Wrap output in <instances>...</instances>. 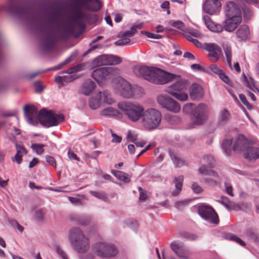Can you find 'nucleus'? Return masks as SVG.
I'll use <instances>...</instances> for the list:
<instances>
[{"mask_svg": "<svg viewBox=\"0 0 259 259\" xmlns=\"http://www.w3.org/2000/svg\"><path fill=\"white\" fill-rule=\"evenodd\" d=\"M72 5L73 10L66 19L63 18L59 10L51 11L46 20L41 22L45 24L47 29L59 32H83L87 23L96 22L98 17L96 15H89L82 10L97 11L102 6L99 0H73Z\"/></svg>", "mask_w": 259, "mask_h": 259, "instance_id": "obj_1", "label": "nucleus"}, {"mask_svg": "<svg viewBox=\"0 0 259 259\" xmlns=\"http://www.w3.org/2000/svg\"><path fill=\"white\" fill-rule=\"evenodd\" d=\"M224 28L220 25L213 22L208 16H204L203 20L207 28L212 32H222L224 29L227 31H234L242 21V11L240 7L234 2L226 3L225 7Z\"/></svg>", "mask_w": 259, "mask_h": 259, "instance_id": "obj_2", "label": "nucleus"}, {"mask_svg": "<svg viewBox=\"0 0 259 259\" xmlns=\"http://www.w3.org/2000/svg\"><path fill=\"white\" fill-rule=\"evenodd\" d=\"M40 47L45 53H51L57 50L60 43L73 46L77 40L82 38L83 33H40Z\"/></svg>", "mask_w": 259, "mask_h": 259, "instance_id": "obj_3", "label": "nucleus"}, {"mask_svg": "<svg viewBox=\"0 0 259 259\" xmlns=\"http://www.w3.org/2000/svg\"><path fill=\"white\" fill-rule=\"evenodd\" d=\"M134 72L137 75L142 76L151 82L160 84L168 82L174 76V74L167 73L160 69L147 66L136 67Z\"/></svg>", "mask_w": 259, "mask_h": 259, "instance_id": "obj_4", "label": "nucleus"}, {"mask_svg": "<svg viewBox=\"0 0 259 259\" xmlns=\"http://www.w3.org/2000/svg\"><path fill=\"white\" fill-rule=\"evenodd\" d=\"M134 72L137 75L142 76L151 82L160 84L168 82L174 76V74L167 73L160 69L147 66L136 67Z\"/></svg>", "mask_w": 259, "mask_h": 259, "instance_id": "obj_5", "label": "nucleus"}, {"mask_svg": "<svg viewBox=\"0 0 259 259\" xmlns=\"http://www.w3.org/2000/svg\"><path fill=\"white\" fill-rule=\"evenodd\" d=\"M69 239L73 248L79 253L85 252L89 248V238L79 228L73 227L69 230Z\"/></svg>", "mask_w": 259, "mask_h": 259, "instance_id": "obj_6", "label": "nucleus"}, {"mask_svg": "<svg viewBox=\"0 0 259 259\" xmlns=\"http://www.w3.org/2000/svg\"><path fill=\"white\" fill-rule=\"evenodd\" d=\"M2 9L13 16L26 19L30 26L34 29V23L37 20L35 19L33 8L22 7L11 4L9 6H3Z\"/></svg>", "mask_w": 259, "mask_h": 259, "instance_id": "obj_7", "label": "nucleus"}, {"mask_svg": "<svg viewBox=\"0 0 259 259\" xmlns=\"http://www.w3.org/2000/svg\"><path fill=\"white\" fill-rule=\"evenodd\" d=\"M128 118L133 122H136L142 118L145 112L144 107L139 104L130 102H119L117 105Z\"/></svg>", "mask_w": 259, "mask_h": 259, "instance_id": "obj_8", "label": "nucleus"}, {"mask_svg": "<svg viewBox=\"0 0 259 259\" xmlns=\"http://www.w3.org/2000/svg\"><path fill=\"white\" fill-rule=\"evenodd\" d=\"M118 37V39L114 42L116 46L131 45L146 37L160 39L163 36L159 33H120Z\"/></svg>", "mask_w": 259, "mask_h": 259, "instance_id": "obj_9", "label": "nucleus"}, {"mask_svg": "<svg viewBox=\"0 0 259 259\" xmlns=\"http://www.w3.org/2000/svg\"><path fill=\"white\" fill-rule=\"evenodd\" d=\"M161 118V113L159 111L151 108L145 111L142 117L143 124L147 129H155L159 125Z\"/></svg>", "mask_w": 259, "mask_h": 259, "instance_id": "obj_10", "label": "nucleus"}, {"mask_svg": "<svg viewBox=\"0 0 259 259\" xmlns=\"http://www.w3.org/2000/svg\"><path fill=\"white\" fill-rule=\"evenodd\" d=\"M39 122L42 125L49 127L56 126L64 120L62 114H56L53 111H47L42 109L39 111Z\"/></svg>", "mask_w": 259, "mask_h": 259, "instance_id": "obj_11", "label": "nucleus"}, {"mask_svg": "<svg viewBox=\"0 0 259 259\" xmlns=\"http://www.w3.org/2000/svg\"><path fill=\"white\" fill-rule=\"evenodd\" d=\"M188 87V82L186 80L181 79L166 89V92L181 101H187L188 96L183 92Z\"/></svg>", "mask_w": 259, "mask_h": 259, "instance_id": "obj_12", "label": "nucleus"}, {"mask_svg": "<svg viewBox=\"0 0 259 259\" xmlns=\"http://www.w3.org/2000/svg\"><path fill=\"white\" fill-rule=\"evenodd\" d=\"M116 89L118 94L125 98L133 97L137 91H141V88L137 85H132L123 78H119L116 84Z\"/></svg>", "mask_w": 259, "mask_h": 259, "instance_id": "obj_13", "label": "nucleus"}, {"mask_svg": "<svg viewBox=\"0 0 259 259\" xmlns=\"http://www.w3.org/2000/svg\"><path fill=\"white\" fill-rule=\"evenodd\" d=\"M208 115V106L204 103H200L193 110L192 118L195 124L202 125L207 120Z\"/></svg>", "mask_w": 259, "mask_h": 259, "instance_id": "obj_14", "label": "nucleus"}, {"mask_svg": "<svg viewBox=\"0 0 259 259\" xmlns=\"http://www.w3.org/2000/svg\"><path fill=\"white\" fill-rule=\"evenodd\" d=\"M119 70L117 68L113 67H105L98 68L92 73V77L97 82L103 80L111 78L119 73Z\"/></svg>", "mask_w": 259, "mask_h": 259, "instance_id": "obj_15", "label": "nucleus"}, {"mask_svg": "<svg viewBox=\"0 0 259 259\" xmlns=\"http://www.w3.org/2000/svg\"><path fill=\"white\" fill-rule=\"evenodd\" d=\"M157 103L167 110L175 113L181 110V106L178 102L166 94H160L157 97Z\"/></svg>", "mask_w": 259, "mask_h": 259, "instance_id": "obj_16", "label": "nucleus"}, {"mask_svg": "<svg viewBox=\"0 0 259 259\" xmlns=\"http://www.w3.org/2000/svg\"><path fill=\"white\" fill-rule=\"evenodd\" d=\"M94 249L98 255L102 257L114 256L117 253V249L114 245L104 242L96 243Z\"/></svg>", "mask_w": 259, "mask_h": 259, "instance_id": "obj_17", "label": "nucleus"}, {"mask_svg": "<svg viewBox=\"0 0 259 259\" xmlns=\"http://www.w3.org/2000/svg\"><path fill=\"white\" fill-rule=\"evenodd\" d=\"M199 215L206 221L214 224L219 223V217L214 209L209 205H202L198 207Z\"/></svg>", "mask_w": 259, "mask_h": 259, "instance_id": "obj_18", "label": "nucleus"}, {"mask_svg": "<svg viewBox=\"0 0 259 259\" xmlns=\"http://www.w3.org/2000/svg\"><path fill=\"white\" fill-rule=\"evenodd\" d=\"M198 171L201 175L212 177L205 178L204 181L205 183L212 186H216L220 184V179L218 174L213 170L207 168L206 165L200 166L198 169Z\"/></svg>", "mask_w": 259, "mask_h": 259, "instance_id": "obj_19", "label": "nucleus"}, {"mask_svg": "<svg viewBox=\"0 0 259 259\" xmlns=\"http://www.w3.org/2000/svg\"><path fill=\"white\" fill-rule=\"evenodd\" d=\"M122 62V59L114 55H103L95 59L93 62V66L114 65Z\"/></svg>", "mask_w": 259, "mask_h": 259, "instance_id": "obj_20", "label": "nucleus"}, {"mask_svg": "<svg viewBox=\"0 0 259 259\" xmlns=\"http://www.w3.org/2000/svg\"><path fill=\"white\" fill-rule=\"evenodd\" d=\"M103 95L104 102L108 104H111L114 102V101L110 97V94L107 91H105L102 93L101 92H99L96 95V97H93L90 100V106L93 109H96L100 106L101 102L102 100V97Z\"/></svg>", "mask_w": 259, "mask_h": 259, "instance_id": "obj_21", "label": "nucleus"}, {"mask_svg": "<svg viewBox=\"0 0 259 259\" xmlns=\"http://www.w3.org/2000/svg\"><path fill=\"white\" fill-rule=\"evenodd\" d=\"M24 111L27 117L28 122L35 125L39 122V112L38 113L37 108L33 105H25Z\"/></svg>", "mask_w": 259, "mask_h": 259, "instance_id": "obj_22", "label": "nucleus"}, {"mask_svg": "<svg viewBox=\"0 0 259 259\" xmlns=\"http://www.w3.org/2000/svg\"><path fill=\"white\" fill-rule=\"evenodd\" d=\"M249 146L248 140L242 135H239L233 144V150L237 152H245Z\"/></svg>", "mask_w": 259, "mask_h": 259, "instance_id": "obj_23", "label": "nucleus"}, {"mask_svg": "<svg viewBox=\"0 0 259 259\" xmlns=\"http://www.w3.org/2000/svg\"><path fill=\"white\" fill-rule=\"evenodd\" d=\"M221 6V2L218 0H206L203 9L205 13L212 15L220 11Z\"/></svg>", "mask_w": 259, "mask_h": 259, "instance_id": "obj_24", "label": "nucleus"}, {"mask_svg": "<svg viewBox=\"0 0 259 259\" xmlns=\"http://www.w3.org/2000/svg\"><path fill=\"white\" fill-rule=\"evenodd\" d=\"M204 46L205 49L209 53L208 56L214 58V60L212 61L213 62H218L220 58V54L222 53L221 48L214 43H204Z\"/></svg>", "mask_w": 259, "mask_h": 259, "instance_id": "obj_25", "label": "nucleus"}, {"mask_svg": "<svg viewBox=\"0 0 259 259\" xmlns=\"http://www.w3.org/2000/svg\"><path fill=\"white\" fill-rule=\"evenodd\" d=\"M184 37L188 40L193 42L197 48H202L201 43L196 38L200 39L202 42L207 41L208 36L204 33H182Z\"/></svg>", "mask_w": 259, "mask_h": 259, "instance_id": "obj_26", "label": "nucleus"}, {"mask_svg": "<svg viewBox=\"0 0 259 259\" xmlns=\"http://www.w3.org/2000/svg\"><path fill=\"white\" fill-rule=\"evenodd\" d=\"M204 92L201 85L193 83L190 89V96L193 100H198L203 97Z\"/></svg>", "mask_w": 259, "mask_h": 259, "instance_id": "obj_27", "label": "nucleus"}, {"mask_svg": "<svg viewBox=\"0 0 259 259\" xmlns=\"http://www.w3.org/2000/svg\"><path fill=\"white\" fill-rule=\"evenodd\" d=\"M244 157L249 161H255L259 159V148L249 146L244 152Z\"/></svg>", "mask_w": 259, "mask_h": 259, "instance_id": "obj_28", "label": "nucleus"}, {"mask_svg": "<svg viewBox=\"0 0 259 259\" xmlns=\"http://www.w3.org/2000/svg\"><path fill=\"white\" fill-rule=\"evenodd\" d=\"M95 84L94 81L91 79L85 80L82 84L80 89V92L85 95H89L94 89Z\"/></svg>", "mask_w": 259, "mask_h": 259, "instance_id": "obj_29", "label": "nucleus"}, {"mask_svg": "<svg viewBox=\"0 0 259 259\" xmlns=\"http://www.w3.org/2000/svg\"><path fill=\"white\" fill-rule=\"evenodd\" d=\"M100 114L105 116L116 117L119 118L122 117V114L118 110L111 107L103 109Z\"/></svg>", "mask_w": 259, "mask_h": 259, "instance_id": "obj_30", "label": "nucleus"}, {"mask_svg": "<svg viewBox=\"0 0 259 259\" xmlns=\"http://www.w3.org/2000/svg\"><path fill=\"white\" fill-rule=\"evenodd\" d=\"M184 180V177L183 176H179L178 177H176L174 179V183L175 184L176 190L172 192L173 196H177L179 195L182 191L183 186V182Z\"/></svg>", "mask_w": 259, "mask_h": 259, "instance_id": "obj_31", "label": "nucleus"}, {"mask_svg": "<svg viewBox=\"0 0 259 259\" xmlns=\"http://www.w3.org/2000/svg\"><path fill=\"white\" fill-rule=\"evenodd\" d=\"M244 235L255 242H259V234L255 228H248L244 232Z\"/></svg>", "mask_w": 259, "mask_h": 259, "instance_id": "obj_32", "label": "nucleus"}, {"mask_svg": "<svg viewBox=\"0 0 259 259\" xmlns=\"http://www.w3.org/2000/svg\"><path fill=\"white\" fill-rule=\"evenodd\" d=\"M230 114L228 110L225 109L222 110L219 114L218 122L220 125H225L230 119Z\"/></svg>", "mask_w": 259, "mask_h": 259, "instance_id": "obj_33", "label": "nucleus"}, {"mask_svg": "<svg viewBox=\"0 0 259 259\" xmlns=\"http://www.w3.org/2000/svg\"><path fill=\"white\" fill-rule=\"evenodd\" d=\"M111 173L119 180L125 183H129L131 181L128 175L121 171L112 170Z\"/></svg>", "mask_w": 259, "mask_h": 259, "instance_id": "obj_34", "label": "nucleus"}, {"mask_svg": "<svg viewBox=\"0 0 259 259\" xmlns=\"http://www.w3.org/2000/svg\"><path fill=\"white\" fill-rule=\"evenodd\" d=\"M215 160L211 156H204L202 158V165H206L207 168L211 169L213 167Z\"/></svg>", "mask_w": 259, "mask_h": 259, "instance_id": "obj_35", "label": "nucleus"}, {"mask_svg": "<svg viewBox=\"0 0 259 259\" xmlns=\"http://www.w3.org/2000/svg\"><path fill=\"white\" fill-rule=\"evenodd\" d=\"M222 47L224 50L225 54L227 58L228 65L231 67L232 66V51L231 48L228 45H222Z\"/></svg>", "mask_w": 259, "mask_h": 259, "instance_id": "obj_36", "label": "nucleus"}, {"mask_svg": "<svg viewBox=\"0 0 259 259\" xmlns=\"http://www.w3.org/2000/svg\"><path fill=\"white\" fill-rule=\"evenodd\" d=\"M232 142V139H225L223 141V148L227 156L231 155Z\"/></svg>", "mask_w": 259, "mask_h": 259, "instance_id": "obj_37", "label": "nucleus"}, {"mask_svg": "<svg viewBox=\"0 0 259 259\" xmlns=\"http://www.w3.org/2000/svg\"><path fill=\"white\" fill-rule=\"evenodd\" d=\"M226 238L227 239L233 241L238 243L242 246L244 247L246 246V243L243 240H242L240 238H239L238 237L234 234H232L231 233L227 234L226 235Z\"/></svg>", "mask_w": 259, "mask_h": 259, "instance_id": "obj_38", "label": "nucleus"}, {"mask_svg": "<svg viewBox=\"0 0 259 259\" xmlns=\"http://www.w3.org/2000/svg\"><path fill=\"white\" fill-rule=\"evenodd\" d=\"M170 155L171 160L176 167H180L184 165L183 160L178 157L176 155L173 153H170Z\"/></svg>", "mask_w": 259, "mask_h": 259, "instance_id": "obj_39", "label": "nucleus"}, {"mask_svg": "<svg viewBox=\"0 0 259 259\" xmlns=\"http://www.w3.org/2000/svg\"><path fill=\"white\" fill-rule=\"evenodd\" d=\"M45 145L41 144H31V148L37 154L41 155L44 153V147Z\"/></svg>", "mask_w": 259, "mask_h": 259, "instance_id": "obj_40", "label": "nucleus"}, {"mask_svg": "<svg viewBox=\"0 0 259 259\" xmlns=\"http://www.w3.org/2000/svg\"><path fill=\"white\" fill-rule=\"evenodd\" d=\"M167 120L172 124H177L181 122V119L177 115H167L166 116Z\"/></svg>", "mask_w": 259, "mask_h": 259, "instance_id": "obj_41", "label": "nucleus"}, {"mask_svg": "<svg viewBox=\"0 0 259 259\" xmlns=\"http://www.w3.org/2000/svg\"><path fill=\"white\" fill-rule=\"evenodd\" d=\"M175 253L180 259H188V252L183 247L181 248Z\"/></svg>", "mask_w": 259, "mask_h": 259, "instance_id": "obj_42", "label": "nucleus"}, {"mask_svg": "<svg viewBox=\"0 0 259 259\" xmlns=\"http://www.w3.org/2000/svg\"><path fill=\"white\" fill-rule=\"evenodd\" d=\"M84 198V195H77L75 197H69L68 199L74 204H79L81 203V200Z\"/></svg>", "mask_w": 259, "mask_h": 259, "instance_id": "obj_43", "label": "nucleus"}, {"mask_svg": "<svg viewBox=\"0 0 259 259\" xmlns=\"http://www.w3.org/2000/svg\"><path fill=\"white\" fill-rule=\"evenodd\" d=\"M90 193L92 195L103 200H105L107 199V195L105 193L102 191L98 192L95 191H91Z\"/></svg>", "mask_w": 259, "mask_h": 259, "instance_id": "obj_44", "label": "nucleus"}, {"mask_svg": "<svg viewBox=\"0 0 259 259\" xmlns=\"http://www.w3.org/2000/svg\"><path fill=\"white\" fill-rule=\"evenodd\" d=\"M194 106L195 105L193 103L186 104L184 106L183 111L186 114L191 113L192 115L193 110L195 108Z\"/></svg>", "mask_w": 259, "mask_h": 259, "instance_id": "obj_45", "label": "nucleus"}, {"mask_svg": "<svg viewBox=\"0 0 259 259\" xmlns=\"http://www.w3.org/2000/svg\"><path fill=\"white\" fill-rule=\"evenodd\" d=\"M144 24L143 22H137L134 23L131 27V31H126L125 32H135L138 30H140L143 28Z\"/></svg>", "mask_w": 259, "mask_h": 259, "instance_id": "obj_46", "label": "nucleus"}, {"mask_svg": "<svg viewBox=\"0 0 259 259\" xmlns=\"http://www.w3.org/2000/svg\"><path fill=\"white\" fill-rule=\"evenodd\" d=\"M34 217L38 221H42L44 219L45 213L41 209H37L35 211Z\"/></svg>", "mask_w": 259, "mask_h": 259, "instance_id": "obj_47", "label": "nucleus"}, {"mask_svg": "<svg viewBox=\"0 0 259 259\" xmlns=\"http://www.w3.org/2000/svg\"><path fill=\"white\" fill-rule=\"evenodd\" d=\"M16 148L17 150V153L22 155H26L27 154V151L23 145L16 143Z\"/></svg>", "mask_w": 259, "mask_h": 259, "instance_id": "obj_48", "label": "nucleus"}, {"mask_svg": "<svg viewBox=\"0 0 259 259\" xmlns=\"http://www.w3.org/2000/svg\"><path fill=\"white\" fill-rule=\"evenodd\" d=\"M209 68L213 72L218 74L219 75H220V74L223 71L215 64H212L210 65Z\"/></svg>", "mask_w": 259, "mask_h": 259, "instance_id": "obj_49", "label": "nucleus"}, {"mask_svg": "<svg viewBox=\"0 0 259 259\" xmlns=\"http://www.w3.org/2000/svg\"><path fill=\"white\" fill-rule=\"evenodd\" d=\"M138 190L140 193V200L142 201H145L147 199V194L145 191L144 189H143L141 187H139Z\"/></svg>", "mask_w": 259, "mask_h": 259, "instance_id": "obj_50", "label": "nucleus"}, {"mask_svg": "<svg viewBox=\"0 0 259 259\" xmlns=\"http://www.w3.org/2000/svg\"><path fill=\"white\" fill-rule=\"evenodd\" d=\"M171 25L174 27L179 28L180 30L184 31L183 28L184 27V24L181 21L172 22Z\"/></svg>", "mask_w": 259, "mask_h": 259, "instance_id": "obj_51", "label": "nucleus"}, {"mask_svg": "<svg viewBox=\"0 0 259 259\" xmlns=\"http://www.w3.org/2000/svg\"><path fill=\"white\" fill-rule=\"evenodd\" d=\"M72 60V59L70 57L67 58L64 62L59 64L58 65L56 66L54 69V70H58L62 68L63 66L67 65L68 63H70Z\"/></svg>", "mask_w": 259, "mask_h": 259, "instance_id": "obj_52", "label": "nucleus"}, {"mask_svg": "<svg viewBox=\"0 0 259 259\" xmlns=\"http://www.w3.org/2000/svg\"><path fill=\"white\" fill-rule=\"evenodd\" d=\"M127 140L129 142L134 143L137 140V136L131 131H128L127 135Z\"/></svg>", "mask_w": 259, "mask_h": 259, "instance_id": "obj_53", "label": "nucleus"}, {"mask_svg": "<svg viewBox=\"0 0 259 259\" xmlns=\"http://www.w3.org/2000/svg\"><path fill=\"white\" fill-rule=\"evenodd\" d=\"M192 189L195 193H200L202 191V188L197 183L193 184L192 186Z\"/></svg>", "mask_w": 259, "mask_h": 259, "instance_id": "obj_54", "label": "nucleus"}, {"mask_svg": "<svg viewBox=\"0 0 259 259\" xmlns=\"http://www.w3.org/2000/svg\"><path fill=\"white\" fill-rule=\"evenodd\" d=\"M68 156L70 159L75 160L78 161H79V158L77 157L76 154L72 151L70 149H69L68 150Z\"/></svg>", "mask_w": 259, "mask_h": 259, "instance_id": "obj_55", "label": "nucleus"}, {"mask_svg": "<svg viewBox=\"0 0 259 259\" xmlns=\"http://www.w3.org/2000/svg\"><path fill=\"white\" fill-rule=\"evenodd\" d=\"M250 33H237L239 41L246 40L249 38Z\"/></svg>", "mask_w": 259, "mask_h": 259, "instance_id": "obj_56", "label": "nucleus"}, {"mask_svg": "<svg viewBox=\"0 0 259 259\" xmlns=\"http://www.w3.org/2000/svg\"><path fill=\"white\" fill-rule=\"evenodd\" d=\"M47 162L54 167H56V160L54 157L51 156H47L46 157Z\"/></svg>", "mask_w": 259, "mask_h": 259, "instance_id": "obj_57", "label": "nucleus"}, {"mask_svg": "<svg viewBox=\"0 0 259 259\" xmlns=\"http://www.w3.org/2000/svg\"><path fill=\"white\" fill-rule=\"evenodd\" d=\"M56 251L57 253L63 258V259H68L67 255L66 253L60 247L58 246L56 248Z\"/></svg>", "mask_w": 259, "mask_h": 259, "instance_id": "obj_58", "label": "nucleus"}, {"mask_svg": "<svg viewBox=\"0 0 259 259\" xmlns=\"http://www.w3.org/2000/svg\"><path fill=\"white\" fill-rule=\"evenodd\" d=\"M220 78L226 83L230 84L231 80L229 78L223 71L219 75Z\"/></svg>", "mask_w": 259, "mask_h": 259, "instance_id": "obj_59", "label": "nucleus"}, {"mask_svg": "<svg viewBox=\"0 0 259 259\" xmlns=\"http://www.w3.org/2000/svg\"><path fill=\"white\" fill-rule=\"evenodd\" d=\"M188 203L187 201L184 200V201H178L176 203L175 205L176 207L179 209H182Z\"/></svg>", "mask_w": 259, "mask_h": 259, "instance_id": "obj_60", "label": "nucleus"}, {"mask_svg": "<svg viewBox=\"0 0 259 259\" xmlns=\"http://www.w3.org/2000/svg\"><path fill=\"white\" fill-rule=\"evenodd\" d=\"M244 17L246 19H249L252 16V13L248 8L243 9Z\"/></svg>", "mask_w": 259, "mask_h": 259, "instance_id": "obj_61", "label": "nucleus"}, {"mask_svg": "<svg viewBox=\"0 0 259 259\" xmlns=\"http://www.w3.org/2000/svg\"><path fill=\"white\" fill-rule=\"evenodd\" d=\"M34 86L37 92L40 93L42 91L43 88L41 83L39 81H35L34 83Z\"/></svg>", "mask_w": 259, "mask_h": 259, "instance_id": "obj_62", "label": "nucleus"}, {"mask_svg": "<svg viewBox=\"0 0 259 259\" xmlns=\"http://www.w3.org/2000/svg\"><path fill=\"white\" fill-rule=\"evenodd\" d=\"M222 203L226 207H229L230 204V201L229 199L225 196H222L221 197Z\"/></svg>", "mask_w": 259, "mask_h": 259, "instance_id": "obj_63", "label": "nucleus"}, {"mask_svg": "<svg viewBox=\"0 0 259 259\" xmlns=\"http://www.w3.org/2000/svg\"><path fill=\"white\" fill-rule=\"evenodd\" d=\"M170 247L171 249L176 253L178 250H179L181 248V247L179 244L176 242H173L170 244Z\"/></svg>", "mask_w": 259, "mask_h": 259, "instance_id": "obj_64", "label": "nucleus"}]
</instances>
